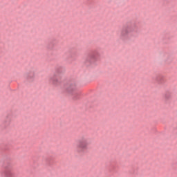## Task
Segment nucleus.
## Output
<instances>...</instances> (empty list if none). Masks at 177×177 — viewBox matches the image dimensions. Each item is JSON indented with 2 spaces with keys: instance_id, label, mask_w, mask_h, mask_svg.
I'll return each instance as SVG.
<instances>
[{
  "instance_id": "obj_1",
  "label": "nucleus",
  "mask_w": 177,
  "mask_h": 177,
  "mask_svg": "<svg viewBox=\"0 0 177 177\" xmlns=\"http://www.w3.org/2000/svg\"><path fill=\"white\" fill-rule=\"evenodd\" d=\"M90 145L91 142H89V139H88V138L85 136L82 137L77 145V153H78V154H84V153H86L89 149Z\"/></svg>"
},
{
  "instance_id": "obj_2",
  "label": "nucleus",
  "mask_w": 177,
  "mask_h": 177,
  "mask_svg": "<svg viewBox=\"0 0 177 177\" xmlns=\"http://www.w3.org/2000/svg\"><path fill=\"white\" fill-rule=\"evenodd\" d=\"M135 31V26L131 25L123 28L120 32V37L122 39H128L129 34H132Z\"/></svg>"
},
{
  "instance_id": "obj_3",
  "label": "nucleus",
  "mask_w": 177,
  "mask_h": 177,
  "mask_svg": "<svg viewBox=\"0 0 177 177\" xmlns=\"http://www.w3.org/2000/svg\"><path fill=\"white\" fill-rule=\"evenodd\" d=\"M96 63V57L93 55L90 56L89 58L86 61V66H94Z\"/></svg>"
},
{
  "instance_id": "obj_4",
  "label": "nucleus",
  "mask_w": 177,
  "mask_h": 177,
  "mask_svg": "<svg viewBox=\"0 0 177 177\" xmlns=\"http://www.w3.org/2000/svg\"><path fill=\"white\" fill-rule=\"evenodd\" d=\"M75 89H77L75 84H70L66 87V91L70 95H74Z\"/></svg>"
},
{
  "instance_id": "obj_5",
  "label": "nucleus",
  "mask_w": 177,
  "mask_h": 177,
  "mask_svg": "<svg viewBox=\"0 0 177 177\" xmlns=\"http://www.w3.org/2000/svg\"><path fill=\"white\" fill-rule=\"evenodd\" d=\"M50 81L51 84H53V85H57V84H59V78H57V76L54 75L50 79Z\"/></svg>"
},
{
  "instance_id": "obj_6",
  "label": "nucleus",
  "mask_w": 177,
  "mask_h": 177,
  "mask_svg": "<svg viewBox=\"0 0 177 177\" xmlns=\"http://www.w3.org/2000/svg\"><path fill=\"white\" fill-rule=\"evenodd\" d=\"M13 176V173L9 170H6L4 171V177H12Z\"/></svg>"
},
{
  "instance_id": "obj_7",
  "label": "nucleus",
  "mask_w": 177,
  "mask_h": 177,
  "mask_svg": "<svg viewBox=\"0 0 177 177\" xmlns=\"http://www.w3.org/2000/svg\"><path fill=\"white\" fill-rule=\"evenodd\" d=\"M10 122H12V119L10 117H7L4 120L6 125H10Z\"/></svg>"
},
{
  "instance_id": "obj_8",
  "label": "nucleus",
  "mask_w": 177,
  "mask_h": 177,
  "mask_svg": "<svg viewBox=\"0 0 177 177\" xmlns=\"http://www.w3.org/2000/svg\"><path fill=\"white\" fill-rule=\"evenodd\" d=\"M172 97V94L169 92H167L165 94V99L168 100V99H171Z\"/></svg>"
},
{
  "instance_id": "obj_9",
  "label": "nucleus",
  "mask_w": 177,
  "mask_h": 177,
  "mask_svg": "<svg viewBox=\"0 0 177 177\" xmlns=\"http://www.w3.org/2000/svg\"><path fill=\"white\" fill-rule=\"evenodd\" d=\"M35 77V73H32V75H28V78H34Z\"/></svg>"
},
{
  "instance_id": "obj_10",
  "label": "nucleus",
  "mask_w": 177,
  "mask_h": 177,
  "mask_svg": "<svg viewBox=\"0 0 177 177\" xmlns=\"http://www.w3.org/2000/svg\"><path fill=\"white\" fill-rule=\"evenodd\" d=\"M168 59H169V57H167V58L166 59V62H168Z\"/></svg>"
}]
</instances>
